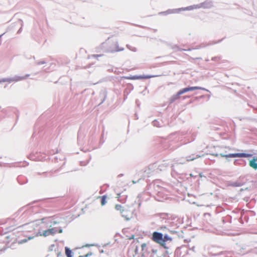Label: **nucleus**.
Returning <instances> with one entry per match:
<instances>
[{"instance_id":"nucleus-1","label":"nucleus","mask_w":257,"mask_h":257,"mask_svg":"<svg viewBox=\"0 0 257 257\" xmlns=\"http://www.w3.org/2000/svg\"><path fill=\"white\" fill-rule=\"evenodd\" d=\"M26 231L32 232L34 234L33 236L29 237L28 240L33 239L35 236H38L41 234V229L43 228L41 224L37 222H33L30 223L26 224L23 225Z\"/></svg>"},{"instance_id":"nucleus-2","label":"nucleus","mask_w":257,"mask_h":257,"mask_svg":"<svg viewBox=\"0 0 257 257\" xmlns=\"http://www.w3.org/2000/svg\"><path fill=\"white\" fill-rule=\"evenodd\" d=\"M198 89H203L201 87L199 86H192L183 88L180 90L175 95L172 96L171 100L173 101H175V100L179 99L180 98V96L185 92Z\"/></svg>"},{"instance_id":"nucleus-3","label":"nucleus","mask_w":257,"mask_h":257,"mask_svg":"<svg viewBox=\"0 0 257 257\" xmlns=\"http://www.w3.org/2000/svg\"><path fill=\"white\" fill-rule=\"evenodd\" d=\"M152 239L156 242L164 246V239H163V235L162 233L154 232L153 233Z\"/></svg>"},{"instance_id":"nucleus-4","label":"nucleus","mask_w":257,"mask_h":257,"mask_svg":"<svg viewBox=\"0 0 257 257\" xmlns=\"http://www.w3.org/2000/svg\"><path fill=\"white\" fill-rule=\"evenodd\" d=\"M252 156V154H246V153H235V154H229L226 156V158L230 157H245L249 158Z\"/></svg>"},{"instance_id":"nucleus-5","label":"nucleus","mask_w":257,"mask_h":257,"mask_svg":"<svg viewBox=\"0 0 257 257\" xmlns=\"http://www.w3.org/2000/svg\"><path fill=\"white\" fill-rule=\"evenodd\" d=\"M56 232L57 230L55 228H50L43 231V232L41 231V234H40L39 236H47L49 235H53Z\"/></svg>"},{"instance_id":"nucleus-6","label":"nucleus","mask_w":257,"mask_h":257,"mask_svg":"<svg viewBox=\"0 0 257 257\" xmlns=\"http://www.w3.org/2000/svg\"><path fill=\"white\" fill-rule=\"evenodd\" d=\"M154 76L151 75H143V76H134L131 77H123V78L127 79H149L153 77Z\"/></svg>"},{"instance_id":"nucleus-7","label":"nucleus","mask_w":257,"mask_h":257,"mask_svg":"<svg viewBox=\"0 0 257 257\" xmlns=\"http://www.w3.org/2000/svg\"><path fill=\"white\" fill-rule=\"evenodd\" d=\"M200 8V6L198 5H193V6H190L187 7L185 8H182L178 10L179 11H191L194 9H199Z\"/></svg>"},{"instance_id":"nucleus-8","label":"nucleus","mask_w":257,"mask_h":257,"mask_svg":"<svg viewBox=\"0 0 257 257\" xmlns=\"http://www.w3.org/2000/svg\"><path fill=\"white\" fill-rule=\"evenodd\" d=\"M115 209L116 210L119 211L120 213L122 214V216H124V215L123 214L124 209H123V207L121 205L118 204L116 205L115 206Z\"/></svg>"},{"instance_id":"nucleus-9","label":"nucleus","mask_w":257,"mask_h":257,"mask_svg":"<svg viewBox=\"0 0 257 257\" xmlns=\"http://www.w3.org/2000/svg\"><path fill=\"white\" fill-rule=\"evenodd\" d=\"M65 254L67 257H72V251L68 247H65Z\"/></svg>"},{"instance_id":"nucleus-10","label":"nucleus","mask_w":257,"mask_h":257,"mask_svg":"<svg viewBox=\"0 0 257 257\" xmlns=\"http://www.w3.org/2000/svg\"><path fill=\"white\" fill-rule=\"evenodd\" d=\"M249 165L255 170L257 169V162H249Z\"/></svg>"},{"instance_id":"nucleus-11","label":"nucleus","mask_w":257,"mask_h":257,"mask_svg":"<svg viewBox=\"0 0 257 257\" xmlns=\"http://www.w3.org/2000/svg\"><path fill=\"white\" fill-rule=\"evenodd\" d=\"M106 196H103L101 197V204L102 205H104L106 201Z\"/></svg>"},{"instance_id":"nucleus-12","label":"nucleus","mask_w":257,"mask_h":257,"mask_svg":"<svg viewBox=\"0 0 257 257\" xmlns=\"http://www.w3.org/2000/svg\"><path fill=\"white\" fill-rule=\"evenodd\" d=\"M163 239H164V245H165L166 241H169H169L172 240L171 237H170V236H169L167 235H166L164 236V237H163Z\"/></svg>"},{"instance_id":"nucleus-13","label":"nucleus","mask_w":257,"mask_h":257,"mask_svg":"<svg viewBox=\"0 0 257 257\" xmlns=\"http://www.w3.org/2000/svg\"><path fill=\"white\" fill-rule=\"evenodd\" d=\"M92 255L91 252L87 253V254H85L84 255H80L79 257H88L89 256H90Z\"/></svg>"},{"instance_id":"nucleus-14","label":"nucleus","mask_w":257,"mask_h":257,"mask_svg":"<svg viewBox=\"0 0 257 257\" xmlns=\"http://www.w3.org/2000/svg\"><path fill=\"white\" fill-rule=\"evenodd\" d=\"M146 246H147V245L145 243H142L141 245V247L142 248V250L146 248Z\"/></svg>"},{"instance_id":"nucleus-15","label":"nucleus","mask_w":257,"mask_h":257,"mask_svg":"<svg viewBox=\"0 0 257 257\" xmlns=\"http://www.w3.org/2000/svg\"><path fill=\"white\" fill-rule=\"evenodd\" d=\"M45 220H46V219L45 218L42 219L41 221L40 222L41 224L47 223V221H45Z\"/></svg>"},{"instance_id":"nucleus-16","label":"nucleus","mask_w":257,"mask_h":257,"mask_svg":"<svg viewBox=\"0 0 257 257\" xmlns=\"http://www.w3.org/2000/svg\"><path fill=\"white\" fill-rule=\"evenodd\" d=\"M27 240H28V239H24V240H22L21 241H20L19 242V243H23L26 242L27 241Z\"/></svg>"},{"instance_id":"nucleus-17","label":"nucleus","mask_w":257,"mask_h":257,"mask_svg":"<svg viewBox=\"0 0 257 257\" xmlns=\"http://www.w3.org/2000/svg\"><path fill=\"white\" fill-rule=\"evenodd\" d=\"M102 56V55H94L93 57H97Z\"/></svg>"},{"instance_id":"nucleus-18","label":"nucleus","mask_w":257,"mask_h":257,"mask_svg":"<svg viewBox=\"0 0 257 257\" xmlns=\"http://www.w3.org/2000/svg\"><path fill=\"white\" fill-rule=\"evenodd\" d=\"M250 161H257V158H253L251 159Z\"/></svg>"},{"instance_id":"nucleus-19","label":"nucleus","mask_w":257,"mask_h":257,"mask_svg":"<svg viewBox=\"0 0 257 257\" xmlns=\"http://www.w3.org/2000/svg\"><path fill=\"white\" fill-rule=\"evenodd\" d=\"M120 194H117V198H119V197H120Z\"/></svg>"},{"instance_id":"nucleus-20","label":"nucleus","mask_w":257,"mask_h":257,"mask_svg":"<svg viewBox=\"0 0 257 257\" xmlns=\"http://www.w3.org/2000/svg\"><path fill=\"white\" fill-rule=\"evenodd\" d=\"M62 232V229H60L59 231V233H61Z\"/></svg>"},{"instance_id":"nucleus-21","label":"nucleus","mask_w":257,"mask_h":257,"mask_svg":"<svg viewBox=\"0 0 257 257\" xmlns=\"http://www.w3.org/2000/svg\"><path fill=\"white\" fill-rule=\"evenodd\" d=\"M24 79V77H22L20 79Z\"/></svg>"}]
</instances>
